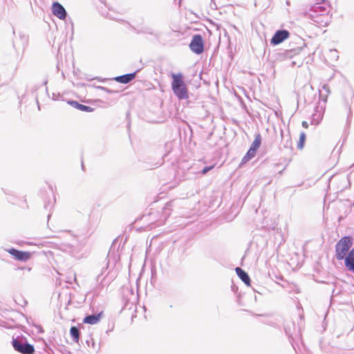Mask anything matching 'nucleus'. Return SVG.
I'll return each instance as SVG.
<instances>
[{
    "label": "nucleus",
    "mask_w": 354,
    "mask_h": 354,
    "mask_svg": "<svg viewBox=\"0 0 354 354\" xmlns=\"http://www.w3.org/2000/svg\"><path fill=\"white\" fill-rule=\"evenodd\" d=\"M171 89L174 95L179 100H186L189 97V92L183 80V75L181 73L171 74Z\"/></svg>",
    "instance_id": "f257e3e1"
},
{
    "label": "nucleus",
    "mask_w": 354,
    "mask_h": 354,
    "mask_svg": "<svg viewBox=\"0 0 354 354\" xmlns=\"http://www.w3.org/2000/svg\"><path fill=\"white\" fill-rule=\"evenodd\" d=\"M13 37L12 38V47L15 49L17 57H22L23 53L26 48L29 37L22 30H16L12 28Z\"/></svg>",
    "instance_id": "f03ea898"
},
{
    "label": "nucleus",
    "mask_w": 354,
    "mask_h": 354,
    "mask_svg": "<svg viewBox=\"0 0 354 354\" xmlns=\"http://www.w3.org/2000/svg\"><path fill=\"white\" fill-rule=\"evenodd\" d=\"M11 344L14 350L21 354H33L35 352L34 345L28 343L23 335L12 336Z\"/></svg>",
    "instance_id": "7ed1b4c3"
},
{
    "label": "nucleus",
    "mask_w": 354,
    "mask_h": 354,
    "mask_svg": "<svg viewBox=\"0 0 354 354\" xmlns=\"http://www.w3.org/2000/svg\"><path fill=\"white\" fill-rule=\"evenodd\" d=\"M353 237L344 236L335 245V257L337 260H343L353 245Z\"/></svg>",
    "instance_id": "20e7f679"
},
{
    "label": "nucleus",
    "mask_w": 354,
    "mask_h": 354,
    "mask_svg": "<svg viewBox=\"0 0 354 354\" xmlns=\"http://www.w3.org/2000/svg\"><path fill=\"white\" fill-rule=\"evenodd\" d=\"M191 50L196 55H201L204 52V41L201 35H194L189 45Z\"/></svg>",
    "instance_id": "39448f33"
},
{
    "label": "nucleus",
    "mask_w": 354,
    "mask_h": 354,
    "mask_svg": "<svg viewBox=\"0 0 354 354\" xmlns=\"http://www.w3.org/2000/svg\"><path fill=\"white\" fill-rule=\"evenodd\" d=\"M290 36V32L286 29L277 30L270 39V44L273 46L278 45L288 39Z\"/></svg>",
    "instance_id": "423d86ee"
},
{
    "label": "nucleus",
    "mask_w": 354,
    "mask_h": 354,
    "mask_svg": "<svg viewBox=\"0 0 354 354\" xmlns=\"http://www.w3.org/2000/svg\"><path fill=\"white\" fill-rule=\"evenodd\" d=\"M8 252L10 254L13 256L17 260L20 261L26 262L28 261L32 256V253L28 251H22L14 248H10L8 250Z\"/></svg>",
    "instance_id": "0eeeda50"
},
{
    "label": "nucleus",
    "mask_w": 354,
    "mask_h": 354,
    "mask_svg": "<svg viewBox=\"0 0 354 354\" xmlns=\"http://www.w3.org/2000/svg\"><path fill=\"white\" fill-rule=\"evenodd\" d=\"M52 13L59 19H65L67 17V12L64 7L58 1H54L51 7Z\"/></svg>",
    "instance_id": "6e6552de"
},
{
    "label": "nucleus",
    "mask_w": 354,
    "mask_h": 354,
    "mask_svg": "<svg viewBox=\"0 0 354 354\" xmlns=\"http://www.w3.org/2000/svg\"><path fill=\"white\" fill-rule=\"evenodd\" d=\"M140 68L137 69L136 71L130 73L124 74L122 75L116 76L113 78V80L120 84H128L133 81L136 77V74L140 71Z\"/></svg>",
    "instance_id": "1a4fd4ad"
},
{
    "label": "nucleus",
    "mask_w": 354,
    "mask_h": 354,
    "mask_svg": "<svg viewBox=\"0 0 354 354\" xmlns=\"http://www.w3.org/2000/svg\"><path fill=\"white\" fill-rule=\"evenodd\" d=\"M344 260L345 268L354 273V247L351 250H349Z\"/></svg>",
    "instance_id": "9d476101"
},
{
    "label": "nucleus",
    "mask_w": 354,
    "mask_h": 354,
    "mask_svg": "<svg viewBox=\"0 0 354 354\" xmlns=\"http://www.w3.org/2000/svg\"><path fill=\"white\" fill-rule=\"evenodd\" d=\"M67 103L68 104H70L71 106H72L73 107H74L75 109H78L82 111H84V112L90 113V112H93L94 111V108H93L90 106L80 104V102H78L77 101H75V100H69L67 101Z\"/></svg>",
    "instance_id": "9b49d317"
},
{
    "label": "nucleus",
    "mask_w": 354,
    "mask_h": 354,
    "mask_svg": "<svg viewBox=\"0 0 354 354\" xmlns=\"http://www.w3.org/2000/svg\"><path fill=\"white\" fill-rule=\"evenodd\" d=\"M292 330H295V326L294 322H286L284 325V330L286 334V335L289 337V339H292L294 340L295 337L294 335L296 337L299 336V332L297 331V333H294Z\"/></svg>",
    "instance_id": "f8f14e48"
},
{
    "label": "nucleus",
    "mask_w": 354,
    "mask_h": 354,
    "mask_svg": "<svg viewBox=\"0 0 354 354\" xmlns=\"http://www.w3.org/2000/svg\"><path fill=\"white\" fill-rule=\"evenodd\" d=\"M324 110L318 106L315 108V112L312 115L311 124H318L323 118Z\"/></svg>",
    "instance_id": "ddd939ff"
},
{
    "label": "nucleus",
    "mask_w": 354,
    "mask_h": 354,
    "mask_svg": "<svg viewBox=\"0 0 354 354\" xmlns=\"http://www.w3.org/2000/svg\"><path fill=\"white\" fill-rule=\"evenodd\" d=\"M236 273L239 279L248 286H250V278L248 274L240 267L235 268Z\"/></svg>",
    "instance_id": "4468645a"
},
{
    "label": "nucleus",
    "mask_w": 354,
    "mask_h": 354,
    "mask_svg": "<svg viewBox=\"0 0 354 354\" xmlns=\"http://www.w3.org/2000/svg\"><path fill=\"white\" fill-rule=\"evenodd\" d=\"M102 315V312L99 313L88 315L85 316L84 318L83 319V323L92 325L95 324L100 322Z\"/></svg>",
    "instance_id": "2eb2a0df"
},
{
    "label": "nucleus",
    "mask_w": 354,
    "mask_h": 354,
    "mask_svg": "<svg viewBox=\"0 0 354 354\" xmlns=\"http://www.w3.org/2000/svg\"><path fill=\"white\" fill-rule=\"evenodd\" d=\"M302 48L299 47L297 48H292L290 50H286L283 51L282 53H279V56L281 58H292L295 55L298 54L301 50Z\"/></svg>",
    "instance_id": "dca6fc26"
},
{
    "label": "nucleus",
    "mask_w": 354,
    "mask_h": 354,
    "mask_svg": "<svg viewBox=\"0 0 354 354\" xmlns=\"http://www.w3.org/2000/svg\"><path fill=\"white\" fill-rule=\"evenodd\" d=\"M137 33L138 34L142 33V34H148V35H153L157 40H159L160 37V32H155L152 30V28L150 27H144L142 29L137 30Z\"/></svg>",
    "instance_id": "f3484780"
},
{
    "label": "nucleus",
    "mask_w": 354,
    "mask_h": 354,
    "mask_svg": "<svg viewBox=\"0 0 354 354\" xmlns=\"http://www.w3.org/2000/svg\"><path fill=\"white\" fill-rule=\"evenodd\" d=\"M70 335L72 338V339L76 342L78 343L80 340V331L77 326H72L70 328Z\"/></svg>",
    "instance_id": "a211bd4d"
},
{
    "label": "nucleus",
    "mask_w": 354,
    "mask_h": 354,
    "mask_svg": "<svg viewBox=\"0 0 354 354\" xmlns=\"http://www.w3.org/2000/svg\"><path fill=\"white\" fill-rule=\"evenodd\" d=\"M172 201L167 202L162 207V214L165 219L168 218L171 212Z\"/></svg>",
    "instance_id": "6ab92c4d"
},
{
    "label": "nucleus",
    "mask_w": 354,
    "mask_h": 354,
    "mask_svg": "<svg viewBox=\"0 0 354 354\" xmlns=\"http://www.w3.org/2000/svg\"><path fill=\"white\" fill-rule=\"evenodd\" d=\"M261 144V136L259 133L255 134L254 140H253L250 148L257 151Z\"/></svg>",
    "instance_id": "aec40b11"
},
{
    "label": "nucleus",
    "mask_w": 354,
    "mask_h": 354,
    "mask_svg": "<svg viewBox=\"0 0 354 354\" xmlns=\"http://www.w3.org/2000/svg\"><path fill=\"white\" fill-rule=\"evenodd\" d=\"M256 153H257V151L252 149V148H249V149L248 150L246 154L243 156V159H242V163H245L247 162H248L249 160H250L252 158H254L256 155Z\"/></svg>",
    "instance_id": "412c9836"
},
{
    "label": "nucleus",
    "mask_w": 354,
    "mask_h": 354,
    "mask_svg": "<svg viewBox=\"0 0 354 354\" xmlns=\"http://www.w3.org/2000/svg\"><path fill=\"white\" fill-rule=\"evenodd\" d=\"M322 89L324 91H325V92L326 93L325 95H324L322 93V91H319V97L324 102H326V100H327V97H328V95L330 93V88H329V86L327 84H324L322 85Z\"/></svg>",
    "instance_id": "4be33fe9"
},
{
    "label": "nucleus",
    "mask_w": 354,
    "mask_h": 354,
    "mask_svg": "<svg viewBox=\"0 0 354 354\" xmlns=\"http://www.w3.org/2000/svg\"><path fill=\"white\" fill-rule=\"evenodd\" d=\"M306 139V135L304 132H301L299 135V141L297 142V148L299 149H302L304 147V144Z\"/></svg>",
    "instance_id": "5701e85b"
},
{
    "label": "nucleus",
    "mask_w": 354,
    "mask_h": 354,
    "mask_svg": "<svg viewBox=\"0 0 354 354\" xmlns=\"http://www.w3.org/2000/svg\"><path fill=\"white\" fill-rule=\"evenodd\" d=\"M314 12L316 14V17H318V15H323L325 12H326V9L325 7L319 6H315L314 8Z\"/></svg>",
    "instance_id": "b1692460"
},
{
    "label": "nucleus",
    "mask_w": 354,
    "mask_h": 354,
    "mask_svg": "<svg viewBox=\"0 0 354 354\" xmlns=\"http://www.w3.org/2000/svg\"><path fill=\"white\" fill-rule=\"evenodd\" d=\"M95 88H97V89H100V90H102V91H105L106 93H109V94H112V93H118V91H114V90H111L110 88H108L106 87H104V86H94Z\"/></svg>",
    "instance_id": "393cba45"
},
{
    "label": "nucleus",
    "mask_w": 354,
    "mask_h": 354,
    "mask_svg": "<svg viewBox=\"0 0 354 354\" xmlns=\"http://www.w3.org/2000/svg\"><path fill=\"white\" fill-rule=\"evenodd\" d=\"M214 167V165L205 166L202 169V170L201 171V173L202 174H206L207 172H209L210 170H212Z\"/></svg>",
    "instance_id": "a878e982"
},
{
    "label": "nucleus",
    "mask_w": 354,
    "mask_h": 354,
    "mask_svg": "<svg viewBox=\"0 0 354 354\" xmlns=\"http://www.w3.org/2000/svg\"><path fill=\"white\" fill-rule=\"evenodd\" d=\"M291 145H292L291 138H290V136H288L283 144V147L286 149H290Z\"/></svg>",
    "instance_id": "bb28decb"
},
{
    "label": "nucleus",
    "mask_w": 354,
    "mask_h": 354,
    "mask_svg": "<svg viewBox=\"0 0 354 354\" xmlns=\"http://www.w3.org/2000/svg\"><path fill=\"white\" fill-rule=\"evenodd\" d=\"M61 97H62V95L59 93H53L52 99L53 100H59Z\"/></svg>",
    "instance_id": "cd10ccee"
},
{
    "label": "nucleus",
    "mask_w": 354,
    "mask_h": 354,
    "mask_svg": "<svg viewBox=\"0 0 354 354\" xmlns=\"http://www.w3.org/2000/svg\"><path fill=\"white\" fill-rule=\"evenodd\" d=\"M15 301L19 304L20 306H23L24 305H26L27 304V301L23 299V298H20V301H17V300H15Z\"/></svg>",
    "instance_id": "c85d7f7f"
},
{
    "label": "nucleus",
    "mask_w": 354,
    "mask_h": 354,
    "mask_svg": "<svg viewBox=\"0 0 354 354\" xmlns=\"http://www.w3.org/2000/svg\"><path fill=\"white\" fill-rule=\"evenodd\" d=\"M153 214H154L153 212H149L147 214H146V215H143L142 218H143V219H146L147 218H148V217H149V216H153Z\"/></svg>",
    "instance_id": "c756f323"
},
{
    "label": "nucleus",
    "mask_w": 354,
    "mask_h": 354,
    "mask_svg": "<svg viewBox=\"0 0 354 354\" xmlns=\"http://www.w3.org/2000/svg\"><path fill=\"white\" fill-rule=\"evenodd\" d=\"M39 88V86L38 85H35L32 86V88H31V92L32 93H35L36 92Z\"/></svg>",
    "instance_id": "7c9ffc66"
},
{
    "label": "nucleus",
    "mask_w": 354,
    "mask_h": 354,
    "mask_svg": "<svg viewBox=\"0 0 354 354\" xmlns=\"http://www.w3.org/2000/svg\"><path fill=\"white\" fill-rule=\"evenodd\" d=\"M301 124H302V127L304 128H308V122L306 121H303Z\"/></svg>",
    "instance_id": "2f4dec72"
},
{
    "label": "nucleus",
    "mask_w": 354,
    "mask_h": 354,
    "mask_svg": "<svg viewBox=\"0 0 354 354\" xmlns=\"http://www.w3.org/2000/svg\"><path fill=\"white\" fill-rule=\"evenodd\" d=\"M38 328H39V333H44V330H43L42 327L41 326H38Z\"/></svg>",
    "instance_id": "473e14b6"
},
{
    "label": "nucleus",
    "mask_w": 354,
    "mask_h": 354,
    "mask_svg": "<svg viewBox=\"0 0 354 354\" xmlns=\"http://www.w3.org/2000/svg\"><path fill=\"white\" fill-rule=\"evenodd\" d=\"M24 269H26V270H28V271H30L31 268H26V267H23V268H21V270H24Z\"/></svg>",
    "instance_id": "72a5a7b5"
},
{
    "label": "nucleus",
    "mask_w": 354,
    "mask_h": 354,
    "mask_svg": "<svg viewBox=\"0 0 354 354\" xmlns=\"http://www.w3.org/2000/svg\"><path fill=\"white\" fill-rule=\"evenodd\" d=\"M232 288L233 291H235V290H238V288H235L234 286H232Z\"/></svg>",
    "instance_id": "f704fd0d"
},
{
    "label": "nucleus",
    "mask_w": 354,
    "mask_h": 354,
    "mask_svg": "<svg viewBox=\"0 0 354 354\" xmlns=\"http://www.w3.org/2000/svg\"><path fill=\"white\" fill-rule=\"evenodd\" d=\"M232 288L233 291H235V290H238V288H235L234 286H232Z\"/></svg>",
    "instance_id": "c9c22d12"
},
{
    "label": "nucleus",
    "mask_w": 354,
    "mask_h": 354,
    "mask_svg": "<svg viewBox=\"0 0 354 354\" xmlns=\"http://www.w3.org/2000/svg\"><path fill=\"white\" fill-rule=\"evenodd\" d=\"M91 341H92V347H93V348H94V346H95V342H93V339H91Z\"/></svg>",
    "instance_id": "e433bc0d"
},
{
    "label": "nucleus",
    "mask_w": 354,
    "mask_h": 354,
    "mask_svg": "<svg viewBox=\"0 0 354 354\" xmlns=\"http://www.w3.org/2000/svg\"><path fill=\"white\" fill-rule=\"evenodd\" d=\"M299 318H300L301 319H302L304 318V315H299Z\"/></svg>",
    "instance_id": "4c0bfd02"
},
{
    "label": "nucleus",
    "mask_w": 354,
    "mask_h": 354,
    "mask_svg": "<svg viewBox=\"0 0 354 354\" xmlns=\"http://www.w3.org/2000/svg\"><path fill=\"white\" fill-rule=\"evenodd\" d=\"M86 342L87 345H88V346H89L90 341H89V340H86Z\"/></svg>",
    "instance_id": "58836bf2"
},
{
    "label": "nucleus",
    "mask_w": 354,
    "mask_h": 354,
    "mask_svg": "<svg viewBox=\"0 0 354 354\" xmlns=\"http://www.w3.org/2000/svg\"><path fill=\"white\" fill-rule=\"evenodd\" d=\"M47 82H48V81H47V80H45V81L44 82V85H46V84H47Z\"/></svg>",
    "instance_id": "ea45409f"
},
{
    "label": "nucleus",
    "mask_w": 354,
    "mask_h": 354,
    "mask_svg": "<svg viewBox=\"0 0 354 354\" xmlns=\"http://www.w3.org/2000/svg\"><path fill=\"white\" fill-rule=\"evenodd\" d=\"M84 164H83V162H82V169H84Z\"/></svg>",
    "instance_id": "a19ab883"
},
{
    "label": "nucleus",
    "mask_w": 354,
    "mask_h": 354,
    "mask_svg": "<svg viewBox=\"0 0 354 354\" xmlns=\"http://www.w3.org/2000/svg\"><path fill=\"white\" fill-rule=\"evenodd\" d=\"M47 207H48V204H45L44 207H45L46 209H47Z\"/></svg>",
    "instance_id": "79ce46f5"
},
{
    "label": "nucleus",
    "mask_w": 354,
    "mask_h": 354,
    "mask_svg": "<svg viewBox=\"0 0 354 354\" xmlns=\"http://www.w3.org/2000/svg\"><path fill=\"white\" fill-rule=\"evenodd\" d=\"M314 21L316 22V23H319L318 20H314Z\"/></svg>",
    "instance_id": "37998d69"
},
{
    "label": "nucleus",
    "mask_w": 354,
    "mask_h": 354,
    "mask_svg": "<svg viewBox=\"0 0 354 354\" xmlns=\"http://www.w3.org/2000/svg\"><path fill=\"white\" fill-rule=\"evenodd\" d=\"M331 52H335V53H336L337 51H336V50H331Z\"/></svg>",
    "instance_id": "c03bdc74"
},
{
    "label": "nucleus",
    "mask_w": 354,
    "mask_h": 354,
    "mask_svg": "<svg viewBox=\"0 0 354 354\" xmlns=\"http://www.w3.org/2000/svg\"><path fill=\"white\" fill-rule=\"evenodd\" d=\"M281 137L283 138V131L281 132Z\"/></svg>",
    "instance_id": "a18cd8bd"
},
{
    "label": "nucleus",
    "mask_w": 354,
    "mask_h": 354,
    "mask_svg": "<svg viewBox=\"0 0 354 354\" xmlns=\"http://www.w3.org/2000/svg\"><path fill=\"white\" fill-rule=\"evenodd\" d=\"M50 216V214H48V219H49Z\"/></svg>",
    "instance_id": "49530a36"
}]
</instances>
